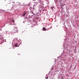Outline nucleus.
I'll list each match as a JSON object with an SVG mask.
<instances>
[{
	"instance_id": "f257e3e1",
	"label": "nucleus",
	"mask_w": 79,
	"mask_h": 79,
	"mask_svg": "<svg viewBox=\"0 0 79 79\" xmlns=\"http://www.w3.org/2000/svg\"><path fill=\"white\" fill-rule=\"evenodd\" d=\"M12 32L13 33H16L18 32V28H15L12 30Z\"/></svg>"
},
{
	"instance_id": "39448f33",
	"label": "nucleus",
	"mask_w": 79,
	"mask_h": 79,
	"mask_svg": "<svg viewBox=\"0 0 79 79\" xmlns=\"http://www.w3.org/2000/svg\"><path fill=\"white\" fill-rule=\"evenodd\" d=\"M12 22H13V23H15V21H14V20L12 19Z\"/></svg>"
},
{
	"instance_id": "6e6552de",
	"label": "nucleus",
	"mask_w": 79,
	"mask_h": 79,
	"mask_svg": "<svg viewBox=\"0 0 79 79\" xmlns=\"http://www.w3.org/2000/svg\"><path fill=\"white\" fill-rule=\"evenodd\" d=\"M3 11H4V10H3Z\"/></svg>"
},
{
	"instance_id": "0eeeda50",
	"label": "nucleus",
	"mask_w": 79,
	"mask_h": 79,
	"mask_svg": "<svg viewBox=\"0 0 79 79\" xmlns=\"http://www.w3.org/2000/svg\"><path fill=\"white\" fill-rule=\"evenodd\" d=\"M45 78H46V79H48V77H45Z\"/></svg>"
},
{
	"instance_id": "20e7f679",
	"label": "nucleus",
	"mask_w": 79,
	"mask_h": 79,
	"mask_svg": "<svg viewBox=\"0 0 79 79\" xmlns=\"http://www.w3.org/2000/svg\"><path fill=\"white\" fill-rule=\"evenodd\" d=\"M43 31H45L46 30V28L45 27H43Z\"/></svg>"
},
{
	"instance_id": "f03ea898",
	"label": "nucleus",
	"mask_w": 79,
	"mask_h": 79,
	"mask_svg": "<svg viewBox=\"0 0 79 79\" xmlns=\"http://www.w3.org/2000/svg\"><path fill=\"white\" fill-rule=\"evenodd\" d=\"M27 13V12H25L24 14H23L22 16H24L26 15V14Z\"/></svg>"
},
{
	"instance_id": "423d86ee",
	"label": "nucleus",
	"mask_w": 79,
	"mask_h": 79,
	"mask_svg": "<svg viewBox=\"0 0 79 79\" xmlns=\"http://www.w3.org/2000/svg\"><path fill=\"white\" fill-rule=\"evenodd\" d=\"M54 8V6H52L51 7L52 9H53Z\"/></svg>"
},
{
	"instance_id": "7ed1b4c3",
	"label": "nucleus",
	"mask_w": 79,
	"mask_h": 79,
	"mask_svg": "<svg viewBox=\"0 0 79 79\" xmlns=\"http://www.w3.org/2000/svg\"><path fill=\"white\" fill-rule=\"evenodd\" d=\"M15 47H17L18 46V43H16V44H15Z\"/></svg>"
}]
</instances>
